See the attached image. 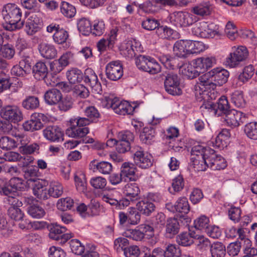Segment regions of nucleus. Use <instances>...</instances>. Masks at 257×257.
<instances>
[{"instance_id": "3", "label": "nucleus", "mask_w": 257, "mask_h": 257, "mask_svg": "<svg viewBox=\"0 0 257 257\" xmlns=\"http://www.w3.org/2000/svg\"><path fill=\"white\" fill-rule=\"evenodd\" d=\"M101 105L104 107L112 108L117 114L123 115L132 114L135 109L128 102L121 101L112 95L104 96Z\"/></svg>"}, {"instance_id": "45", "label": "nucleus", "mask_w": 257, "mask_h": 257, "mask_svg": "<svg viewBox=\"0 0 257 257\" xmlns=\"http://www.w3.org/2000/svg\"><path fill=\"white\" fill-rule=\"evenodd\" d=\"M46 225V223L43 221H34L31 222L28 220L22 221L19 223V227L22 229H30L32 228L35 229H39Z\"/></svg>"}, {"instance_id": "62", "label": "nucleus", "mask_w": 257, "mask_h": 257, "mask_svg": "<svg viewBox=\"0 0 257 257\" xmlns=\"http://www.w3.org/2000/svg\"><path fill=\"white\" fill-rule=\"evenodd\" d=\"M129 242L127 239L124 237H118L115 239L114 241V248L117 252H121L127 249Z\"/></svg>"}, {"instance_id": "30", "label": "nucleus", "mask_w": 257, "mask_h": 257, "mask_svg": "<svg viewBox=\"0 0 257 257\" xmlns=\"http://www.w3.org/2000/svg\"><path fill=\"white\" fill-rule=\"evenodd\" d=\"M32 72L36 79L41 80L47 77L48 73V68L45 63L39 61L33 66Z\"/></svg>"}, {"instance_id": "39", "label": "nucleus", "mask_w": 257, "mask_h": 257, "mask_svg": "<svg viewBox=\"0 0 257 257\" xmlns=\"http://www.w3.org/2000/svg\"><path fill=\"white\" fill-rule=\"evenodd\" d=\"M219 35V26L213 23L208 24L206 22V28L204 33L202 34V38H213L215 36Z\"/></svg>"}, {"instance_id": "15", "label": "nucleus", "mask_w": 257, "mask_h": 257, "mask_svg": "<svg viewBox=\"0 0 257 257\" xmlns=\"http://www.w3.org/2000/svg\"><path fill=\"white\" fill-rule=\"evenodd\" d=\"M46 118L47 117L43 113H34L32 115L30 120L23 123V127L27 131L33 132L39 130L43 126V124L41 120L44 121Z\"/></svg>"}, {"instance_id": "8", "label": "nucleus", "mask_w": 257, "mask_h": 257, "mask_svg": "<svg viewBox=\"0 0 257 257\" xmlns=\"http://www.w3.org/2000/svg\"><path fill=\"white\" fill-rule=\"evenodd\" d=\"M125 198L121 199V205L128 206L140 198V190L136 183H128L124 188Z\"/></svg>"}, {"instance_id": "5", "label": "nucleus", "mask_w": 257, "mask_h": 257, "mask_svg": "<svg viewBox=\"0 0 257 257\" xmlns=\"http://www.w3.org/2000/svg\"><path fill=\"white\" fill-rule=\"evenodd\" d=\"M133 159L135 164L142 169H147L153 165V157L150 154L145 152L143 149L136 146L133 149Z\"/></svg>"}, {"instance_id": "1", "label": "nucleus", "mask_w": 257, "mask_h": 257, "mask_svg": "<svg viewBox=\"0 0 257 257\" xmlns=\"http://www.w3.org/2000/svg\"><path fill=\"white\" fill-rule=\"evenodd\" d=\"M229 75V73L226 70L217 68L202 75L198 79L200 85L207 89L214 90L217 86L225 84Z\"/></svg>"}, {"instance_id": "17", "label": "nucleus", "mask_w": 257, "mask_h": 257, "mask_svg": "<svg viewBox=\"0 0 257 257\" xmlns=\"http://www.w3.org/2000/svg\"><path fill=\"white\" fill-rule=\"evenodd\" d=\"M83 79L85 83L89 85L94 92L100 93L102 92L101 85L98 81L96 74L92 69L87 68L85 70Z\"/></svg>"}, {"instance_id": "22", "label": "nucleus", "mask_w": 257, "mask_h": 257, "mask_svg": "<svg viewBox=\"0 0 257 257\" xmlns=\"http://www.w3.org/2000/svg\"><path fill=\"white\" fill-rule=\"evenodd\" d=\"M216 63V59L213 56L202 57L196 59L194 64L199 72L203 73Z\"/></svg>"}, {"instance_id": "49", "label": "nucleus", "mask_w": 257, "mask_h": 257, "mask_svg": "<svg viewBox=\"0 0 257 257\" xmlns=\"http://www.w3.org/2000/svg\"><path fill=\"white\" fill-rule=\"evenodd\" d=\"M176 207L177 208V212L187 214L190 210V206L188 201L186 197H180L176 202Z\"/></svg>"}, {"instance_id": "40", "label": "nucleus", "mask_w": 257, "mask_h": 257, "mask_svg": "<svg viewBox=\"0 0 257 257\" xmlns=\"http://www.w3.org/2000/svg\"><path fill=\"white\" fill-rule=\"evenodd\" d=\"M231 100L234 106L238 108H244L246 104L243 92L241 91H235L233 92L231 95Z\"/></svg>"}, {"instance_id": "37", "label": "nucleus", "mask_w": 257, "mask_h": 257, "mask_svg": "<svg viewBox=\"0 0 257 257\" xmlns=\"http://www.w3.org/2000/svg\"><path fill=\"white\" fill-rule=\"evenodd\" d=\"M155 136V130L151 126L145 127L141 133L140 138L142 143L150 144L153 141Z\"/></svg>"}, {"instance_id": "51", "label": "nucleus", "mask_w": 257, "mask_h": 257, "mask_svg": "<svg viewBox=\"0 0 257 257\" xmlns=\"http://www.w3.org/2000/svg\"><path fill=\"white\" fill-rule=\"evenodd\" d=\"M22 7L35 13L40 11L41 5L37 0H20Z\"/></svg>"}, {"instance_id": "42", "label": "nucleus", "mask_w": 257, "mask_h": 257, "mask_svg": "<svg viewBox=\"0 0 257 257\" xmlns=\"http://www.w3.org/2000/svg\"><path fill=\"white\" fill-rule=\"evenodd\" d=\"M39 100L34 96H27L22 102V106L27 110H34L39 106Z\"/></svg>"}, {"instance_id": "59", "label": "nucleus", "mask_w": 257, "mask_h": 257, "mask_svg": "<svg viewBox=\"0 0 257 257\" xmlns=\"http://www.w3.org/2000/svg\"><path fill=\"white\" fill-rule=\"evenodd\" d=\"M9 182L10 185L16 192L24 190L26 186V182L22 178L19 177L12 178Z\"/></svg>"}, {"instance_id": "24", "label": "nucleus", "mask_w": 257, "mask_h": 257, "mask_svg": "<svg viewBox=\"0 0 257 257\" xmlns=\"http://www.w3.org/2000/svg\"><path fill=\"white\" fill-rule=\"evenodd\" d=\"M24 177L26 180V183L28 187L31 185L39 181V170L35 166H29L26 168L24 171Z\"/></svg>"}, {"instance_id": "12", "label": "nucleus", "mask_w": 257, "mask_h": 257, "mask_svg": "<svg viewBox=\"0 0 257 257\" xmlns=\"http://www.w3.org/2000/svg\"><path fill=\"white\" fill-rule=\"evenodd\" d=\"M206 153L209 168L213 170H219L226 168L227 164L225 159L217 154L214 150H209Z\"/></svg>"}, {"instance_id": "41", "label": "nucleus", "mask_w": 257, "mask_h": 257, "mask_svg": "<svg viewBox=\"0 0 257 257\" xmlns=\"http://www.w3.org/2000/svg\"><path fill=\"white\" fill-rule=\"evenodd\" d=\"M63 193V187L62 184L58 182H52L50 183L49 189L48 190V197L58 198Z\"/></svg>"}, {"instance_id": "58", "label": "nucleus", "mask_w": 257, "mask_h": 257, "mask_svg": "<svg viewBox=\"0 0 257 257\" xmlns=\"http://www.w3.org/2000/svg\"><path fill=\"white\" fill-rule=\"evenodd\" d=\"M105 31V24L102 20H95L92 27V31L90 33L94 36H100Z\"/></svg>"}, {"instance_id": "33", "label": "nucleus", "mask_w": 257, "mask_h": 257, "mask_svg": "<svg viewBox=\"0 0 257 257\" xmlns=\"http://www.w3.org/2000/svg\"><path fill=\"white\" fill-rule=\"evenodd\" d=\"M216 109L214 114L220 116L221 114L224 115L231 110L229 107L228 100L225 96H222L219 99L217 103H215Z\"/></svg>"}, {"instance_id": "25", "label": "nucleus", "mask_w": 257, "mask_h": 257, "mask_svg": "<svg viewBox=\"0 0 257 257\" xmlns=\"http://www.w3.org/2000/svg\"><path fill=\"white\" fill-rule=\"evenodd\" d=\"M90 169L93 171H98L103 174H109L112 170L111 164L105 161L98 162L97 161L93 160L89 164Z\"/></svg>"}, {"instance_id": "34", "label": "nucleus", "mask_w": 257, "mask_h": 257, "mask_svg": "<svg viewBox=\"0 0 257 257\" xmlns=\"http://www.w3.org/2000/svg\"><path fill=\"white\" fill-rule=\"evenodd\" d=\"M211 5L208 2L197 4L192 8L191 12L201 17L209 16L211 12Z\"/></svg>"}, {"instance_id": "32", "label": "nucleus", "mask_w": 257, "mask_h": 257, "mask_svg": "<svg viewBox=\"0 0 257 257\" xmlns=\"http://www.w3.org/2000/svg\"><path fill=\"white\" fill-rule=\"evenodd\" d=\"M136 206L138 210L142 214L149 216L155 209V205L150 202L148 199H145L137 203Z\"/></svg>"}, {"instance_id": "36", "label": "nucleus", "mask_w": 257, "mask_h": 257, "mask_svg": "<svg viewBox=\"0 0 257 257\" xmlns=\"http://www.w3.org/2000/svg\"><path fill=\"white\" fill-rule=\"evenodd\" d=\"M66 76L71 84L80 83L83 79L82 72L77 68H72L66 72Z\"/></svg>"}, {"instance_id": "29", "label": "nucleus", "mask_w": 257, "mask_h": 257, "mask_svg": "<svg viewBox=\"0 0 257 257\" xmlns=\"http://www.w3.org/2000/svg\"><path fill=\"white\" fill-rule=\"evenodd\" d=\"M62 97L60 91L56 88L49 89L44 94L46 103L51 105L57 104L61 99Z\"/></svg>"}, {"instance_id": "11", "label": "nucleus", "mask_w": 257, "mask_h": 257, "mask_svg": "<svg viewBox=\"0 0 257 257\" xmlns=\"http://www.w3.org/2000/svg\"><path fill=\"white\" fill-rule=\"evenodd\" d=\"M105 75L111 81H117L123 76L122 64L119 61H112L105 66Z\"/></svg>"}, {"instance_id": "63", "label": "nucleus", "mask_w": 257, "mask_h": 257, "mask_svg": "<svg viewBox=\"0 0 257 257\" xmlns=\"http://www.w3.org/2000/svg\"><path fill=\"white\" fill-rule=\"evenodd\" d=\"M74 180L77 190L79 192H84L86 190V181L83 174L79 176L75 175Z\"/></svg>"}, {"instance_id": "6", "label": "nucleus", "mask_w": 257, "mask_h": 257, "mask_svg": "<svg viewBox=\"0 0 257 257\" xmlns=\"http://www.w3.org/2000/svg\"><path fill=\"white\" fill-rule=\"evenodd\" d=\"M163 76L165 77L164 87L168 93L173 95H180L182 93L179 78L177 74L165 72L163 74Z\"/></svg>"}, {"instance_id": "56", "label": "nucleus", "mask_w": 257, "mask_h": 257, "mask_svg": "<svg viewBox=\"0 0 257 257\" xmlns=\"http://www.w3.org/2000/svg\"><path fill=\"white\" fill-rule=\"evenodd\" d=\"M28 213L33 218H40L44 216V209L37 205H33L28 207Z\"/></svg>"}, {"instance_id": "55", "label": "nucleus", "mask_w": 257, "mask_h": 257, "mask_svg": "<svg viewBox=\"0 0 257 257\" xmlns=\"http://www.w3.org/2000/svg\"><path fill=\"white\" fill-rule=\"evenodd\" d=\"M69 37L68 33L63 28H60L54 33L53 38L55 42L61 44L66 42Z\"/></svg>"}, {"instance_id": "46", "label": "nucleus", "mask_w": 257, "mask_h": 257, "mask_svg": "<svg viewBox=\"0 0 257 257\" xmlns=\"http://www.w3.org/2000/svg\"><path fill=\"white\" fill-rule=\"evenodd\" d=\"M164 251V257H181V250L177 245L174 244H168Z\"/></svg>"}, {"instance_id": "2", "label": "nucleus", "mask_w": 257, "mask_h": 257, "mask_svg": "<svg viewBox=\"0 0 257 257\" xmlns=\"http://www.w3.org/2000/svg\"><path fill=\"white\" fill-rule=\"evenodd\" d=\"M4 20L7 23L6 29L9 31L20 29L24 25V21L21 20V10L15 4H8L2 11Z\"/></svg>"}, {"instance_id": "13", "label": "nucleus", "mask_w": 257, "mask_h": 257, "mask_svg": "<svg viewBox=\"0 0 257 257\" xmlns=\"http://www.w3.org/2000/svg\"><path fill=\"white\" fill-rule=\"evenodd\" d=\"M1 115L5 119L15 123L21 121L23 118L20 108L16 105H8L3 108Z\"/></svg>"}, {"instance_id": "23", "label": "nucleus", "mask_w": 257, "mask_h": 257, "mask_svg": "<svg viewBox=\"0 0 257 257\" xmlns=\"http://www.w3.org/2000/svg\"><path fill=\"white\" fill-rule=\"evenodd\" d=\"M229 132L227 130H223L215 139H213L209 143V145L219 149H223L227 147L229 138Z\"/></svg>"}, {"instance_id": "44", "label": "nucleus", "mask_w": 257, "mask_h": 257, "mask_svg": "<svg viewBox=\"0 0 257 257\" xmlns=\"http://www.w3.org/2000/svg\"><path fill=\"white\" fill-rule=\"evenodd\" d=\"M79 31L83 35H88L92 31V26L90 21L85 19H80L77 22Z\"/></svg>"}, {"instance_id": "7", "label": "nucleus", "mask_w": 257, "mask_h": 257, "mask_svg": "<svg viewBox=\"0 0 257 257\" xmlns=\"http://www.w3.org/2000/svg\"><path fill=\"white\" fill-rule=\"evenodd\" d=\"M248 56V51L246 47L241 46L230 53L226 58L225 64L230 68L236 67L245 60Z\"/></svg>"}, {"instance_id": "9", "label": "nucleus", "mask_w": 257, "mask_h": 257, "mask_svg": "<svg viewBox=\"0 0 257 257\" xmlns=\"http://www.w3.org/2000/svg\"><path fill=\"white\" fill-rule=\"evenodd\" d=\"M183 219L187 225L191 221V219L186 215H182L180 219L176 217H170L166 221L165 235L168 238H172L179 232L180 224L179 220Z\"/></svg>"}, {"instance_id": "4", "label": "nucleus", "mask_w": 257, "mask_h": 257, "mask_svg": "<svg viewBox=\"0 0 257 257\" xmlns=\"http://www.w3.org/2000/svg\"><path fill=\"white\" fill-rule=\"evenodd\" d=\"M137 67L140 70L154 74L160 71L159 63L150 56L139 55L135 59Z\"/></svg>"}, {"instance_id": "53", "label": "nucleus", "mask_w": 257, "mask_h": 257, "mask_svg": "<svg viewBox=\"0 0 257 257\" xmlns=\"http://www.w3.org/2000/svg\"><path fill=\"white\" fill-rule=\"evenodd\" d=\"M73 204V200L70 197L63 198L58 200L57 207L59 210L65 211L71 209Z\"/></svg>"}, {"instance_id": "14", "label": "nucleus", "mask_w": 257, "mask_h": 257, "mask_svg": "<svg viewBox=\"0 0 257 257\" xmlns=\"http://www.w3.org/2000/svg\"><path fill=\"white\" fill-rule=\"evenodd\" d=\"M224 119L228 126L235 127L242 124L246 117L245 114L241 111L231 109L224 115Z\"/></svg>"}, {"instance_id": "43", "label": "nucleus", "mask_w": 257, "mask_h": 257, "mask_svg": "<svg viewBox=\"0 0 257 257\" xmlns=\"http://www.w3.org/2000/svg\"><path fill=\"white\" fill-rule=\"evenodd\" d=\"M189 54L199 53L205 49V45L202 42L187 40Z\"/></svg>"}, {"instance_id": "31", "label": "nucleus", "mask_w": 257, "mask_h": 257, "mask_svg": "<svg viewBox=\"0 0 257 257\" xmlns=\"http://www.w3.org/2000/svg\"><path fill=\"white\" fill-rule=\"evenodd\" d=\"M39 50L41 56L47 59H53L56 57L57 54L55 47L46 43H41L39 46Z\"/></svg>"}, {"instance_id": "28", "label": "nucleus", "mask_w": 257, "mask_h": 257, "mask_svg": "<svg viewBox=\"0 0 257 257\" xmlns=\"http://www.w3.org/2000/svg\"><path fill=\"white\" fill-rule=\"evenodd\" d=\"M88 132V127H81L72 123H70L69 127L66 131V135L72 138H82L85 136Z\"/></svg>"}, {"instance_id": "20", "label": "nucleus", "mask_w": 257, "mask_h": 257, "mask_svg": "<svg viewBox=\"0 0 257 257\" xmlns=\"http://www.w3.org/2000/svg\"><path fill=\"white\" fill-rule=\"evenodd\" d=\"M137 168L135 165L129 162L123 163L121 167V174L123 178V181H134L138 178L136 174Z\"/></svg>"}, {"instance_id": "26", "label": "nucleus", "mask_w": 257, "mask_h": 257, "mask_svg": "<svg viewBox=\"0 0 257 257\" xmlns=\"http://www.w3.org/2000/svg\"><path fill=\"white\" fill-rule=\"evenodd\" d=\"M33 189L34 195L40 199L46 200L48 199V190L44 182L40 180L31 185Z\"/></svg>"}, {"instance_id": "64", "label": "nucleus", "mask_w": 257, "mask_h": 257, "mask_svg": "<svg viewBox=\"0 0 257 257\" xmlns=\"http://www.w3.org/2000/svg\"><path fill=\"white\" fill-rule=\"evenodd\" d=\"M113 46L114 44L107 38L102 39L97 43V48L100 53H104L108 50L112 49Z\"/></svg>"}, {"instance_id": "48", "label": "nucleus", "mask_w": 257, "mask_h": 257, "mask_svg": "<svg viewBox=\"0 0 257 257\" xmlns=\"http://www.w3.org/2000/svg\"><path fill=\"white\" fill-rule=\"evenodd\" d=\"M192 165L196 171H204L209 168L207 157L204 158H191Z\"/></svg>"}, {"instance_id": "54", "label": "nucleus", "mask_w": 257, "mask_h": 257, "mask_svg": "<svg viewBox=\"0 0 257 257\" xmlns=\"http://www.w3.org/2000/svg\"><path fill=\"white\" fill-rule=\"evenodd\" d=\"M66 229L64 226H61L56 224L51 227L49 233V237L54 240L59 241L61 234L64 233Z\"/></svg>"}, {"instance_id": "18", "label": "nucleus", "mask_w": 257, "mask_h": 257, "mask_svg": "<svg viewBox=\"0 0 257 257\" xmlns=\"http://www.w3.org/2000/svg\"><path fill=\"white\" fill-rule=\"evenodd\" d=\"M142 48L139 42L135 40L128 41L121 46L122 54L127 59H132L137 55V52H141Z\"/></svg>"}, {"instance_id": "27", "label": "nucleus", "mask_w": 257, "mask_h": 257, "mask_svg": "<svg viewBox=\"0 0 257 257\" xmlns=\"http://www.w3.org/2000/svg\"><path fill=\"white\" fill-rule=\"evenodd\" d=\"M175 56L180 58H185L189 55L187 40H181L176 42L173 47Z\"/></svg>"}, {"instance_id": "52", "label": "nucleus", "mask_w": 257, "mask_h": 257, "mask_svg": "<svg viewBox=\"0 0 257 257\" xmlns=\"http://www.w3.org/2000/svg\"><path fill=\"white\" fill-rule=\"evenodd\" d=\"M244 132L248 138L257 140V122H251L246 124L244 126Z\"/></svg>"}, {"instance_id": "60", "label": "nucleus", "mask_w": 257, "mask_h": 257, "mask_svg": "<svg viewBox=\"0 0 257 257\" xmlns=\"http://www.w3.org/2000/svg\"><path fill=\"white\" fill-rule=\"evenodd\" d=\"M127 213V217L128 218V223L135 225L140 222L141 215L135 208H129Z\"/></svg>"}, {"instance_id": "38", "label": "nucleus", "mask_w": 257, "mask_h": 257, "mask_svg": "<svg viewBox=\"0 0 257 257\" xmlns=\"http://www.w3.org/2000/svg\"><path fill=\"white\" fill-rule=\"evenodd\" d=\"M180 71H181L183 75L189 79H193L198 76L201 73L199 69L196 68L195 64H194V66L184 65L180 68Z\"/></svg>"}, {"instance_id": "21", "label": "nucleus", "mask_w": 257, "mask_h": 257, "mask_svg": "<svg viewBox=\"0 0 257 257\" xmlns=\"http://www.w3.org/2000/svg\"><path fill=\"white\" fill-rule=\"evenodd\" d=\"M41 28V22L40 19L36 15L30 16L26 21L25 31L30 36H32Z\"/></svg>"}, {"instance_id": "35", "label": "nucleus", "mask_w": 257, "mask_h": 257, "mask_svg": "<svg viewBox=\"0 0 257 257\" xmlns=\"http://www.w3.org/2000/svg\"><path fill=\"white\" fill-rule=\"evenodd\" d=\"M212 257H225L226 250L225 245L221 242H213L210 247Z\"/></svg>"}, {"instance_id": "50", "label": "nucleus", "mask_w": 257, "mask_h": 257, "mask_svg": "<svg viewBox=\"0 0 257 257\" xmlns=\"http://www.w3.org/2000/svg\"><path fill=\"white\" fill-rule=\"evenodd\" d=\"M60 10L62 14L69 18L73 17L76 14L75 8L66 2H62Z\"/></svg>"}, {"instance_id": "57", "label": "nucleus", "mask_w": 257, "mask_h": 257, "mask_svg": "<svg viewBox=\"0 0 257 257\" xmlns=\"http://www.w3.org/2000/svg\"><path fill=\"white\" fill-rule=\"evenodd\" d=\"M209 219L205 215H201L194 220V227L198 230H204L209 226Z\"/></svg>"}, {"instance_id": "16", "label": "nucleus", "mask_w": 257, "mask_h": 257, "mask_svg": "<svg viewBox=\"0 0 257 257\" xmlns=\"http://www.w3.org/2000/svg\"><path fill=\"white\" fill-rule=\"evenodd\" d=\"M44 137L51 142H58L63 140L64 136L62 129L57 125L46 126L43 131Z\"/></svg>"}, {"instance_id": "10", "label": "nucleus", "mask_w": 257, "mask_h": 257, "mask_svg": "<svg viewBox=\"0 0 257 257\" xmlns=\"http://www.w3.org/2000/svg\"><path fill=\"white\" fill-rule=\"evenodd\" d=\"M193 18V15L188 12H174L170 17V22L177 27H185L194 22L195 20Z\"/></svg>"}, {"instance_id": "19", "label": "nucleus", "mask_w": 257, "mask_h": 257, "mask_svg": "<svg viewBox=\"0 0 257 257\" xmlns=\"http://www.w3.org/2000/svg\"><path fill=\"white\" fill-rule=\"evenodd\" d=\"M25 136L23 135L16 134L15 139L5 136L0 139V148L3 150H10L17 148L19 144L23 145L22 141Z\"/></svg>"}, {"instance_id": "61", "label": "nucleus", "mask_w": 257, "mask_h": 257, "mask_svg": "<svg viewBox=\"0 0 257 257\" xmlns=\"http://www.w3.org/2000/svg\"><path fill=\"white\" fill-rule=\"evenodd\" d=\"M254 71V69L252 65L245 67L243 72L238 76L239 80L243 82L248 81L253 76Z\"/></svg>"}, {"instance_id": "47", "label": "nucleus", "mask_w": 257, "mask_h": 257, "mask_svg": "<svg viewBox=\"0 0 257 257\" xmlns=\"http://www.w3.org/2000/svg\"><path fill=\"white\" fill-rule=\"evenodd\" d=\"M212 150V149L208 147L205 148L201 145H197L194 146L191 150V158H206L207 156V151Z\"/></svg>"}]
</instances>
